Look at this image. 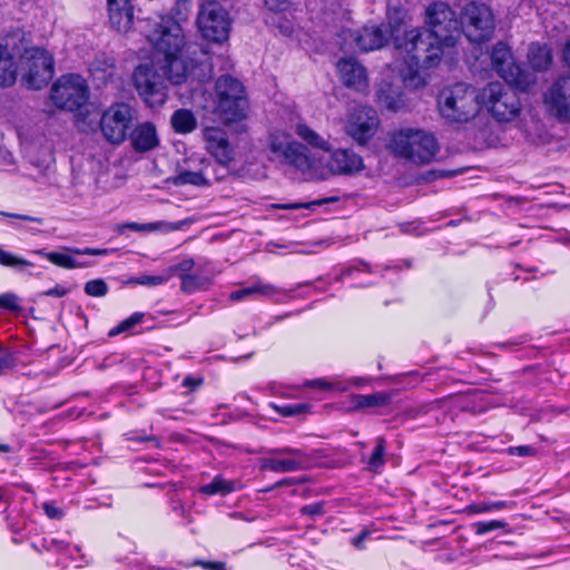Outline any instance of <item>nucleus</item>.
I'll list each match as a JSON object with an SVG mask.
<instances>
[{
    "mask_svg": "<svg viewBox=\"0 0 570 570\" xmlns=\"http://www.w3.org/2000/svg\"><path fill=\"white\" fill-rule=\"evenodd\" d=\"M428 29H405L392 26L394 47L402 62H394L401 81L410 88L426 85L428 70L435 68L442 59L443 47H452L460 36V22L455 12L444 2H433L425 10Z\"/></svg>",
    "mask_w": 570,
    "mask_h": 570,
    "instance_id": "f257e3e1",
    "label": "nucleus"
},
{
    "mask_svg": "<svg viewBox=\"0 0 570 570\" xmlns=\"http://www.w3.org/2000/svg\"><path fill=\"white\" fill-rule=\"evenodd\" d=\"M145 32L156 55H161V69H168V79L180 85L189 78L203 81L210 76L208 52L197 43L185 40V33L173 17L157 16L145 20Z\"/></svg>",
    "mask_w": 570,
    "mask_h": 570,
    "instance_id": "f03ea898",
    "label": "nucleus"
},
{
    "mask_svg": "<svg viewBox=\"0 0 570 570\" xmlns=\"http://www.w3.org/2000/svg\"><path fill=\"white\" fill-rule=\"evenodd\" d=\"M269 149L311 180H326L333 175H354L364 168L363 158L351 149L333 151L327 164L323 165L321 159L309 155L303 145L282 132L271 135Z\"/></svg>",
    "mask_w": 570,
    "mask_h": 570,
    "instance_id": "7ed1b4c3",
    "label": "nucleus"
},
{
    "mask_svg": "<svg viewBox=\"0 0 570 570\" xmlns=\"http://www.w3.org/2000/svg\"><path fill=\"white\" fill-rule=\"evenodd\" d=\"M438 109L449 125L468 124L480 112V90L465 82L446 86L439 94Z\"/></svg>",
    "mask_w": 570,
    "mask_h": 570,
    "instance_id": "20e7f679",
    "label": "nucleus"
},
{
    "mask_svg": "<svg viewBox=\"0 0 570 570\" xmlns=\"http://www.w3.org/2000/svg\"><path fill=\"white\" fill-rule=\"evenodd\" d=\"M248 99L244 85L232 76H220L215 83L214 114L225 124L247 117Z\"/></svg>",
    "mask_w": 570,
    "mask_h": 570,
    "instance_id": "39448f33",
    "label": "nucleus"
},
{
    "mask_svg": "<svg viewBox=\"0 0 570 570\" xmlns=\"http://www.w3.org/2000/svg\"><path fill=\"white\" fill-rule=\"evenodd\" d=\"M389 147L395 155L416 164L431 163L439 150V145L432 134L411 128L394 132Z\"/></svg>",
    "mask_w": 570,
    "mask_h": 570,
    "instance_id": "423d86ee",
    "label": "nucleus"
},
{
    "mask_svg": "<svg viewBox=\"0 0 570 570\" xmlns=\"http://www.w3.org/2000/svg\"><path fill=\"white\" fill-rule=\"evenodd\" d=\"M164 63L153 59L140 63L132 73L134 86L144 101L150 106H160L167 99L168 69H161Z\"/></svg>",
    "mask_w": 570,
    "mask_h": 570,
    "instance_id": "0eeeda50",
    "label": "nucleus"
},
{
    "mask_svg": "<svg viewBox=\"0 0 570 570\" xmlns=\"http://www.w3.org/2000/svg\"><path fill=\"white\" fill-rule=\"evenodd\" d=\"M404 14L400 11L389 13L387 24L380 26H365L358 31L343 30L341 37L343 38V46L346 49H358L361 51H373L383 48L391 39L392 26H400L404 28Z\"/></svg>",
    "mask_w": 570,
    "mask_h": 570,
    "instance_id": "6e6552de",
    "label": "nucleus"
},
{
    "mask_svg": "<svg viewBox=\"0 0 570 570\" xmlns=\"http://www.w3.org/2000/svg\"><path fill=\"white\" fill-rule=\"evenodd\" d=\"M482 108L498 122H510L519 116L521 102L513 90L494 81L480 89V110Z\"/></svg>",
    "mask_w": 570,
    "mask_h": 570,
    "instance_id": "1a4fd4ad",
    "label": "nucleus"
},
{
    "mask_svg": "<svg viewBox=\"0 0 570 570\" xmlns=\"http://www.w3.org/2000/svg\"><path fill=\"white\" fill-rule=\"evenodd\" d=\"M22 79L31 89H40L53 77V58L45 49L26 48L20 57Z\"/></svg>",
    "mask_w": 570,
    "mask_h": 570,
    "instance_id": "9d476101",
    "label": "nucleus"
},
{
    "mask_svg": "<svg viewBox=\"0 0 570 570\" xmlns=\"http://www.w3.org/2000/svg\"><path fill=\"white\" fill-rule=\"evenodd\" d=\"M50 99L58 108L75 111L87 104L89 88L81 76L63 75L52 85Z\"/></svg>",
    "mask_w": 570,
    "mask_h": 570,
    "instance_id": "9b49d317",
    "label": "nucleus"
},
{
    "mask_svg": "<svg viewBox=\"0 0 570 570\" xmlns=\"http://www.w3.org/2000/svg\"><path fill=\"white\" fill-rule=\"evenodd\" d=\"M136 120V110L126 102L110 105L100 117L102 136L114 145H120Z\"/></svg>",
    "mask_w": 570,
    "mask_h": 570,
    "instance_id": "f8f14e48",
    "label": "nucleus"
},
{
    "mask_svg": "<svg viewBox=\"0 0 570 570\" xmlns=\"http://www.w3.org/2000/svg\"><path fill=\"white\" fill-rule=\"evenodd\" d=\"M197 26L205 39L224 42L229 37L230 18L220 3L207 1L199 7Z\"/></svg>",
    "mask_w": 570,
    "mask_h": 570,
    "instance_id": "ddd939ff",
    "label": "nucleus"
},
{
    "mask_svg": "<svg viewBox=\"0 0 570 570\" xmlns=\"http://www.w3.org/2000/svg\"><path fill=\"white\" fill-rule=\"evenodd\" d=\"M460 29L471 42H482L490 39L494 30L493 14L483 3H468L461 14Z\"/></svg>",
    "mask_w": 570,
    "mask_h": 570,
    "instance_id": "4468645a",
    "label": "nucleus"
},
{
    "mask_svg": "<svg viewBox=\"0 0 570 570\" xmlns=\"http://www.w3.org/2000/svg\"><path fill=\"white\" fill-rule=\"evenodd\" d=\"M491 62L497 73L511 86L525 90L534 82L532 75L525 72L515 63L510 48L503 42H498L493 47Z\"/></svg>",
    "mask_w": 570,
    "mask_h": 570,
    "instance_id": "2eb2a0df",
    "label": "nucleus"
},
{
    "mask_svg": "<svg viewBox=\"0 0 570 570\" xmlns=\"http://www.w3.org/2000/svg\"><path fill=\"white\" fill-rule=\"evenodd\" d=\"M379 117L371 107H357L352 109L346 118L345 131L357 144L367 142L377 131Z\"/></svg>",
    "mask_w": 570,
    "mask_h": 570,
    "instance_id": "dca6fc26",
    "label": "nucleus"
},
{
    "mask_svg": "<svg viewBox=\"0 0 570 570\" xmlns=\"http://www.w3.org/2000/svg\"><path fill=\"white\" fill-rule=\"evenodd\" d=\"M548 112L559 121H570V76L560 77L544 94Z\"/></svg>",
    "mask_w": 570,
    "mask_h": 570,
    "instance_id": "f3484780",
    "label": "nucleus"
},
{
    "mask_svg": "<svg viewBox=\"0 0 570 570\" xmlns=\"http://www.w3.org/2000/svg\"><path fill=\"white\" fill-rule=\"evenodd\" d=\"M271 454L261 460V470L276 473L295 472L303 469L304 453L294 448H276L268 451Z\"/></svg>",
    "mask_w": 570,
    "mask_h": 570,
    "instance_id": "a211bd4d",
    "label": "nucleus"
},
{
    "mask_svg": "<svg viewBox=\"0 0 570 570\" xmlns=\"http://www.w3.org/2000/svg\"><path fill=\"white\" fill-rule=\"evenodd\" d=\"M204 139L207 150L222 165H228L234 160V148L228 141L225 130L218 127H207L204 130Z\"/></svg>",
    "mask_w": 570,
    "mask_h": 570,
    "instance_id": "6ab92c4d",
    "label": "nucleus"
},
{
    "mask_svg": "<svg viewBox=\"0 0 570 570\" xmlns=\"http://www.w3.org/2000/svg\"><path fill=\"white\" fill-rule=\"evenodd\" d=\"M337 71L343 83L356 91H364L368 87L365 68L353 58L341 59Z\"/></svg>",
    "mask_w": 570,
    "mask_h": 570,
    "instance_id": "aec40b11",
    "label": "nucleus"
},
{
    "mask_svg": "<svg viewBox=\"0 0 570 570\" xmlns=\"http://www.w3.org/2000/svg\"><path fill=\"white\" fill-rule=\"evenodd\" d=\"M109 20L119 32H127L134 22V10L130 0H108Z\"/></svg>",
    "mask_w": 570,
    "mask_h": 570,
    "instance_id": "412c9836",
    "label": "nucleus"
},
{
    "mask_svg": "<svg viewBox=\"0 0 570 570\" xmlns=\"http://www.w3.org/2000/svg\"><path fill=\"white\" fill-rule=\"evenodd\" d=\"M265 6L272 12L266 18L269 24L276 26L284 35H289L293 31L292 12L288 10V0H264Z\"/></svg>",
    "mask_w": 570,
    "mask_h": 570,
    "instance_id": "4be33fe9",
    "label": "nucleus"
},
{
    "mask_svg": "<svg viewBox=\"0 0 570 570\" xmlns=\"http://www.w3.org/2000/svg\"><path fill=\"white\" fill-rule=\"evenodd\" d=\"M131 146L136 151L145 153L159 145V137L154 124L146 121L139 124L130 135Z\"/></svg>",
    "mask_w": 570,
    "mask_h": 570,
    "instance_id": "5701e85b",
    "label": "nucleus"
},
{
    "mask_svg": "<svg viewBox=\"0 0 570 570\" xmlns=\"http://www.w3.org/2000/svg\"><path fill=\"white\" fill-rule=\"evenodd\" d=\"M200 164L203 165L200 169L179 170L178 174L171 178L173 184L176 186L208 185L210 183V179L215 178V175L210 170L212 166L205 159H202Z\"/></svg>",
    "mask_w": 570,
    "mask_h": 570,
    "instance_id": "b1692460",
    "label": "nucleus"
},
{
    "mask_svg": "<svg viewBox=\"0 0 570 570\" xmlns=\"http://www.w3.org/2000/svg\"><path fill=\"white\" fill-rule=\"evenodd\" d=\"M281 293L283 292L276 286L263 283L262 281H256L249 286L232 292L229 294V299L233 302H239L254 296L276 299V296Z\"/></svg>",
    "mask_w": 570,
    "mask_h": 570,
    "instance_id": "393cba45",
    "label": "nucleus"
},
{
    "mask_svg": "<svg viewBox=\"0 0 570 570\" xmlns=\"http://www.w3.org/2000/svg\"><path fill=\"white\" fill-rule=\"evenodd\" d=\"M89 72L98 87L106 85L116 75L115 59L107 55H100L90 63Z\"/></svg>",
    "mask_w": 570,
    "mask_h": 570,
    "instance_id": "a878e982",
    "label": "nucleus"
},
{
    "mask_svg": "<svg viewBox=\"0 0 570 570\" xmlns=\"http://www.w3.org/2000/svg\"><path fill=\"white\" fill-rule=\"evenodd\" d=\"M76 249H66L63 252L35 250L33 254L46 257L50 263L63 268H83L88 264L79 262L73 254Z\"/></svg>",
    "mask_w": 570,
    "mask_h": 570,
    "instance_id": "bb28decb",
    "label": "nucleus"
},
{
    "mask_svg": "<svg viewBox=\"0 0 570 570\" xmlns=\"http://www.w3.org/2000/svg\"><path fill=\"white\" fill-rule=\"evenodd\" d=\"M8 45H0V87H8L14 83L17 78V65Z\"/></svg>",
    "mask_w": 570,
    "mask_h": 570,
    "instance_id": "cd10ccee",
    "label": "nucleus"
},
{
    "mask_svg": "<svg viewBox=\"0 0 570 570\" xmlns=\"http://www.w3.org/2000/svg\"><path fill=\"white\" fill-rule=\"evenodd\" d=\"M391 395L385 392H379L370 395L354 394L352 395V407L354 410L365 407H381L390 403Z\"/></svg>",
    "mask_w": 570,
    "mask_h": 570,
    "instance_id": "c85d7f7f",
    "label": "nucleus"
},
{
    "mask_svg": "<svg viewBox=\"0 0 570 570\" xmlns=\"http://www.w3.org/2000/svg\"><path fill=\"white\" fill-rule=\"evenodd\" d=\"M170 122L174 130L178 134H189L197 126L195 115L188 109L176 110L171 116Z\"/></svg>",
    "mask_w": 570,
    "mask_h": 570,
    "instance_id": "c756f323",
    "label": "nucleus"
},
{
    "mask_svg": "<svg viewBox=\"0 0 570 570\" xmlns=\"http://www.w3.org/2000/svg\"><path fill=\"white\" fill-rule=\"evenodd\" d=\"M528 59L534 70H544L552 62L551 50L547 46L532 45L529 49Z\"/></svg>",
    "mask_w": 570,
    "mask_h": 570,
    "instance_id": "7c9ffc66",
    "label": "nucleus"
},
{
    "mask_svg": "<svg viewBox=\"0 0 570 570\" xmlns=\"http://www.w3.org/2000/svg\"><path fill=\"white\" fill-rule=\"evenodd\" d=\"M295 134L314 148L325 151L330 149L328 141L305 124H297L295 126Z\"/></svg>",
    "mask_w": 570,
    "mask_h": 570,
    "instance_id": "2f4dec72",
    "label": "nucleus"
},
{
    "mask_svg": "<svg viewBox=\"0 0 570 570\" xmlns=\"http://www.w3.org/2000/svg\"><path fill=\"white\" fill-rule=\"evenodd\" d=\"M377 100L383 107L390 110H397L401 104L400 91L397 88L387 83H382L376 91Z\"/></svg>",
    "mask_w": 570,
    "mask_h": 570,
    "instance_id": "473e14b6",
    "label": "nucleus"
},
{
    "mask_svg": "<svg viewBox=\"0 0 570 570\" xmlns=\"http://www.w3.org/2000/svg\"><path fill=\"white\" fill-rule=\"evenodd\" d=\"M187 225V220H180L176 223H166V222H157L149 224H138V223H129L126 225L127 228L134 232H153L157 229H163L165 232H174L181 229Z\"/></svg>",
    "mask_w": 570,
    "mask_h": 570,
    "instance_id": "72a5a7b5",
    "label": "nucleus"
},
{
    "mask_svg": "<svg viewBox=\"0 0 570 570\" xmlns=\"http://www.w3.org/2000/svg\"><path fill=\"white\" fill-rule=\"evenodd\" d=\"M236 490V482L228 481L222 476H215L208 484L200 487L199 491L207 495L227 494Z\"/></svg>",
    "mask_w": 570,
    "mask_h": 570,
    "instance_id": "f704fd0d",
    "label": "nucleus"
},
{
    "mask_svg": "<svg viewBox=\"0 0 570 570\" xmlns=\"http://www.w3.org/2000/svg\"><path fill=\"white\" fill-rule=\"evenodd\" d=\"M0 265L13 268L18 272H22L28 267H32L33 264L20 256H17L10 252H7L0 247Z\"/></svg>",
    "mask_w": 570,
    "mask_h": 570,
    "instance_id": "c9c22d12",
    "label": "nucleus"
},
{
    "mask_svg": "<svg viewBox=\"0 0 570 570\" xmlns=\"http://www.w3.org/2000/svg\"><path fill=\"white\" fill-rule=\"evenodd\" d=\"M209 284L207 276L197 274H181V289L186 293H194L205 288Z\"/></svg>",
    "mask_w": 570,
    "mask_h": 570,
    "instance_id": "e433bc0d",
    "label": "nucleus"
},
{
    "mask_svg": "<svg viewBox=\"0 0 570 570\" xmlns=\"http://www.w3.org/2000/svg\"><path fill=\"white\" fill-rule=\"evenodd\" d=\"M269 406L281 414L282 416H298L302 414H306L311 410V405L307 403H296V404H286L278 405L276 403H271Z\"/></svg>",
    "mask_w": 570,
    "mask_h": 570,
    "instance_id": "4c0bfd02",
    "label": "nucleus"
},
{
    "mask_svg": "<svg viewBox=\"0 0 570 570\" xmlns=\"http://www.w3.org/2000/svg\"><path fill=\"white\" fill-rule=\"evenodd\" d=\"M384 454H385V440L383 438H377L375 448L367 461L368 469L372 471H376L381 466H383L385 463Z\"/></svg>",
    "mask_w": 570,
    "mask_h": 570,
    "instance_id": "58836bf2",
    "label": "nucleus"
},
{
    "mask_svg": "<svg viewBox=\"0 0 570 570\" xmlns=\"http://www.w3.org/2000/svg\"><path fill=\"white\" fill-rule=\"evenodd\" d=\"M142 318H144V314L142 313H138V312L134 313L131 316H129L128 318L124 320L117 326L111 328L110 332H109V335L110 336H116V335H118V334H120L122 332L129 331L134 326L139 324L142 321Z\"/></svg>",
    "mask_w": 570,
    "mask_h": 570,
    "instance_id": "ea45409f",
    "label": "nucleus"
},
{
    "mask_svg": "<svg viewBox=\"0 0 570 570\" xmlns=\"http://www.w3.org/2000/svg\"><path fill=\"white\" fill-rule=\"evenodd\" d=\"M194 266V259L186 258L175 265L169 266L165 272L168 276V281L176 275H178L181 278V274H190Z\"/></svg>",
    "mask_w": 570,
    "mask_h": 570,
    "instance_id": "a19ab883",
    "label": "nucleus"
},
{
    "mask_svg": "<svg viewBox=\"0 0 570 570\" xmlns=\"http://www.w3.org/2000/svg\"><path fill=\"white\" fill-rule=\"evenodd\" d=\"M168 282V276L166 274V272H164L163 275H154V276H150V275H141V276H138V277H134L129 281V283H134V284H138V285H142V286H148V287H154V286H158V285H163L165 283Z\"/></svg>",
    "mask_w": 570,
    "mask_h": 570,
    "instance_id": "79ce46f5",
    "label": "nucleus"
},
{
    "mask_svg": "<svg viewBox=\"0 0 570 570\" xmlns=\"http://www.w3.org/2000/svg\"><path fill=\"white\" fill-rule=\"evenodd\" d=\"M336 200H337L336 197H328V198L313 200L309 203L282 204V205H276L275 207L282 208V209L314 208L316 206H321V205L328 204V203H334Z\"/></svg>",
    "mask_w": 570,
    "mask_h": 570,
    "instance_id": "37998d69",
    "label": "nucleus"
},
{
    "mask_svg": "<svg viewBox=\"0 0 570 570\" xmlns=\"http://www.w3.org/2000/svg\"><path fill=\"white\" fill-rule=\"evenodd\" d=\"M108 286L102 279L89 281L85 285V293L94 297H102L107 294Z\"/></svg>",
    "mask_w": 570,
    "mask_h": 570,
    "instance_id": "c03bdc74",
    "label": "nucleus"
},
{
    "mask_svg": "<svg viewBox=\"0 0 570 570\" xmlns=\"http://www.w3.org/2000/svg\"><path fill=\"white\" fill-rule=\"evenodd\" d=\"M505 527H507V523L504 521H500V520H492L489 522L480 521V522H476L473 524V529L478 535H483L491 531L504 529Z\"/></svg>",
    "mask_w": 570,
    "mask_h": 570,
    "instance_id": "a18cd8bd",
    "label": "nucleus"
},
{
    "mask_svg": "<svg viewBox=\"0 0 570 570\" xmlns=\"http://www.w3.org/2000/svg\"><path fill=\"white\" fill-rule=\"evenodd\" d=\"M305 387L320 389V390H338L345 391L346 386L341 383H332L326 379H316L312 381H306L304 384Z\"/></svg>",
    "mask_w": 570,
    "mask_h": 570,
    "instance_id": "49530a36",
    "label": "nucleus"
},
{
    "mask_svg": "<svg viewBox=\"0 0 570 570\" xmlns=\"http://www.w3.org/2000/svg\"><path fill=\"white\" fill-rule=\"evenodd\" d=\"M0 307L12 312L20 311L19 297L12 293L0 295Z\"/></svg>",
    "mask_w": 570,
    "mask_h": 570,
    "instance_id": "de8ad7c7",
    "label": "nucleus"
},
{
    "mask_svg": "<svg viewBox=\"0 0 570 570\" xmlns=\"http://www.w3.org/2000/svg\"><path fill=\"white\" fill-rule=\"evenodd\" d=\"M14 366V357L10 351L0 346V374Z\"/></svg>",
    "mask_w": 570,
    "mask_h": 570,
    "instance_id": "09e8293b",
    "label": "nucleus"
},
{
    "mask_svg": "<svg viewBox=\"0 0 570 570\" xmlns=\"http://www.w3.org/2000/svg\"><path fill=\"white\" fill-rule=\"evenodd\" d=\"M508 453L518 456H532L535 454V449L530 445L510 446Z\"/></svg>",
    "mask_w": 570,
    "mask_h": 570,
    "instance_id": "8fccbe9b",
    "label": "nucleus"
},
{
    "mask_svg": "<svg viewBox=\"0 0 570 570\" xmlns=\"http://www.w3.org/2000/svg\"><path fill=\"white\" fill-rule=\"evenodd\" d=\"M301 512L303 514L309 515V517H316L324 513V503L322 502H315L307 505H304L301 509Z\"/></svg>",
    "mask_w": 570,
    "mask_h": 570,
    "instance_id": "3c124183",
    "label": "nucleus"
},
{
    "mask_svg": "<svg viewBox=\"0 0 570 570\" xmlns=\"http://www.w3.org/2000/svg\"><path fill=\"white\" fill-rule=\"evenodd\" d=\"M466 512L470 514H481L491 511L490 502H476L469 504L465 508Z\"/></svg>",
    "mask_w": 570,
    "mask_h": 570,
    "instance_id": "603ef678",
    "label": "nucleus"
},
{
    "mask_svg": "<svg viewBox=\"0 0 570 570\" xmlns=\"http://www.w3.org/2000/svg\"><path fill=\"white\" fill-rule=\"evenodd\" d=\"M43 510L50 519H61L63 515L62 511L58 507L49 502L43 503Z\"/></svg>",
    "mask_w": 570,
    "mask_h": 570,
    "instance_id": "864d4df0",
    "label": "nucleus"
},
{
    "mask_svg": "<svg viewBox=\"0 0 570 570\" xmlns=\"http://www.w3.org/2000/svg\"><path fill=\"white\" fill-rule=\"evenodd\" d=\"M42 547L47 550H58V551H62L63 549H66V544L61 541H58L56 539H43L42 540Z\"/></svg>",
    "mask_w": 570,
    "mask_h": 570,
    "instance_id": "5fc2aeb1",
    "label": "nucleus"
},
{
    "mask_svg": "<svg viewBox=\"0 0 570 570\" xmlns=\"http://www.w3.org/2000/svg\"><path fill=\"white\" fill-rule=\"evenodd\" d=\"M193 564L202 566L203 568L208 569V570H223L224 569V563H222V562H205V561L196 560L193 562Z\"/></svg>",
    "mask_w": 570,
    "mask_h": 570,
    "instance_id": "6e6d98bb",
    "label": "nucleus"
},
{
    "mask_svg": "<svg viewBox=\"0 0 570 570\" xmlns=\"http://www.w3.org/2000/svg\"><path fill=\"white\" fill-rule=\"evenodd\" d=\"M3 215L7 217L18 218V219H22V220H27V222H33V223H37L40 225L43 223V219L41 217H33V216L11 214V213H3Z\"/></svg>",
    "mask_w": 570,
    "mask_h": 570,
    "instance_id": "4d7b16f0",
    "label": "nucleus"
},
{
    "mask_svg": "<svg viewBox=\"0 0 570 570\" xmlns=\"http://www.w3.org/2000/svg\"><path fill=\"white\" fill-rule=\"evenodd\" d=\"M68 289H66L63 286L57 285L53 288H50L43 293L46 296H55V297H63L67 295Z\"/></svg>",
    "mask_w": 570,
    "mask_h": 570,
    "instance_id": "13d9d810",
    "label": "nucleus"
},
{
    "mask_svg": "<svg viewBox=\"0 0 570 570\" xmlns=\"http://www.w3.org/2000/svg\"><path fill=\"white\" fill-rule=\"evenodd\" d=\"M200 384H202V380L195 379L193 376H187L183 381V385L190 387V389H195V387L199 386Z\"/></svg>",
    "mask_w": 570,
    "mask_h": 570,
    "instance_id": "bf43d9fd",
    "label": "nucleus"
},
{
    "mask_svg": "<svg viewBox=\"0 0 570 570\" xmlns=\"http://www.w3.org/2000/svg\"><path fill=\"white\" fill-rule=\"evenodd\" d=\"M367 537V532H362L360 533L357 537H355L353 540H352V544L357 548V549H363V542L365 541Z\"/></svg>",
    "mask_w": 570,
    "mask_h": 570,
    "instance_id": "052dcab7",
    "label": "nucleus"
},
{
    "mask_svg": "<svg viewBox=\"0 0 570 570\" xmlns=\"http://www.w3.org/2000/svg\"><path fill=\"white\" fill-rule=\"evenodd\" d=\"M76 254H88V255H102L106 254V249H92V248H86L83 250L76 249Z\"/></svg>",
    "mask_w": 570,
    "mask_h": 570,
    "instance_id": "680f3d73",
    "label": "nucleus"
},
{
    "mask_svg": "<svg viewBox=\"0 0 570 570\" xmlns=\"http://www.w3.org/2000/svg\"><path fill=\"white\" fill-rule=\"evenodd\" d=\"M510 503H508L507 501H495V502H490V507H491V511H497V510H502V509H505V508H510Z\"/></svg>",
    "mask_w": 570,
    "mask_h": 570,
    "instance_id": "e2e57ef3",
    "label": "nucleus"
},
{
    "mask_svg": "<svg viewBox=\"0 0 570 570\" xmlns=\"http://www.w3.org/2000/svg\"><path fill=\"white\" fill-rule=\"evenodd\" d=\"M8 490L4 487H0V501L8 500Z\"/></svg>",
    "mask_w": 570,
    "mask_h": 570,
    "instance_id": "0e129e2a",
    "label": "nucleus"
},
{
    "mask_svg": "<svg viewBox=\"0 0 570 570\" xmlns=\"http://www.w3.org/2000/svg\"><path fill=\"white\" fill-rule=\"evenodd\" d=\"M356 385H363L364 384V380L363 379H355L353 381Z\"/></svg>",
    "mask_w": 570,
    "mask_h": 570,
    "instance_id": "69168bd1",
    "label": "nucleus"
},
{
    "mask_svg": "<svg viewBox=\"0 0 570 570\" xmlns=\"http://www.w3.org/2000/svg\"><path fill=\"white\" fill-rule=\"evenodd\" d=\"M284 294L288 297H292V292H284Z\"/></svg>",
    "mask_w": 570,
    "mask_h": 570,
    "instance_id": "338daca9",
    "label": "nucleus"
},
{
    "mask_svg": "<svg viewBox=\"0 0 570 570\" xmlns=\"http://www.w3.org/2000/svg\"><path fill=\"white\" fill-rule=\"evenodd\" d=\"M351 274H352V271H346V272L343 274V276H345V275H351Z\"/></svg>",
    "mask_w": 570,
    "mask_h": 570,
    "instance_id": "774afa93",
    "label": "nucleus"
}]
</instances>
